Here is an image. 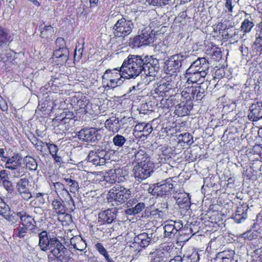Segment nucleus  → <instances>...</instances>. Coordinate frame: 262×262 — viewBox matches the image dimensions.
I'll return each mask as SVG.
<instances>
[{
  "mask_svg": "<svg viewBox=\"0 0 262 262\" xmlns=\"http://www.w3.org/2000/svg\"><path fill=\"white\" fill-rule=\"evenodd\" d=\"M151 57L129 55L121 67V71L123 75L129 78H136L142 72L146 76L155 77L159 67L154 63Z\"/></svg>",
  "mask_w": 262,
  "mask_h": 262,
  "instance_id": "obj_1",
  "label": "nucleus"
},
{
  "mask_svg": "<svg viewBox=\"0 0 262 262\" xmlns=\"http://www.w3.org/2000/svg\"><path fill=\"white\" fill-rule=\"evenodd\" d=\"M156 39V37L152 30L149 29L142 30L138 35L130 38L129 46L133 48H139L142 46H149Z\"/></svg>",
  "mask_w": 262,
  "mask_h": 262,
  "instance_id": "obj_2",
  "label": "nucleus"
},
{
  "mask_svg": "<svg viewBox=\"0 0 262 262\" xmlns=\"http://www.w3.org/2000/svg\"><path fill=\"white\" fill-rule=\"evenodd\" d=\"M48 250H50L52 254L61 262H69L70 259V251L56 238H51L50 245Z\"/></svg>",
  "mask_w": 262,
  "mask_h": 262,
  "instance_id": "obj_3",
  "label": "nucleus"
},
{
  "mask_svg": "<svg viewBox=\"0 0 262 262\" xmlns=\"http://www.w3.org/2000/svg\"><path fill=\"white\" fill-rule=\"evenodd\" d=\"M154 168V164L150 161H144L138 163L133 169L135 178L139 182L147 179L153 172Z\"/></svg>",
  "mask_w": 262,
  "mask_h": 262,
  "instance_id": "obj_4",
  "label": "nucleus"
},
{
  "mask_svg": "<svg viewBox=\"0 0 262 262\" xmlns=\"http://www.w3.org/2000/svg\"><path fill=\"white\" fill-rule=\"evenodd\" d=\"M131 191L120 185L112 188L109 191L108 195L110 199L114 200L117 204H123L131 196Z\"/></svg>",
  "mask_w": 262,
  "mask_h": 262,
  "instance_id": "obj_5",
  "label": "nucleus"
},
{
  "mask_svg": "<svg viewBox=\"0 0 262 262\" xmlns=\"http://www.w3.org/2000/svg\"><path fill=\"white\" fill-rule=\"evenodd\" d=\"M134 27L132 20L122 17L118 19L113 27L114 34L116 37H124L132 33Z\"/></svg>",
  "mask_w": 262,
  "mask_h": 262,
  "instance_id": "obj_6",
  "label": "nucleus"
},
{
  "mask_svg": "<svg viewBox=\"0 0 262 262\" xmlns=\"http://www.w3.org/2000/svg\"><path fill=\"white\" fill-rule=\"evenodd\" d=\"M121 68L120 70L114 69L112 70L108 69L106 70L102 76L103 79L107 81L106 86L112 89L122 84L123 82V77L121 75Z\"/></svg>",
  "mask_w": 262,
  "mask_h": 262,
  "instance_id": "obj_7",
  "label": "nucleus"
},
{
  "mask_svg": "<svg viewBox=\"0 0 262 262\" xmlns=\"http://www.w3.org/2000/svg\"><path fill=\"white\" fill-rule=\"evenodd\" d=\"M56 48L53 52L54 58H56V62L58 64H63L66 63L69 59V51L68 48L66 47V44L64 39L62 37H58L56 40Z\"/></svg>",
  "mask_w": 262,
  "mask_h": 262,
  "instance_id": "obj_8",
  "label": "nucleus"
},
{
  "mask_svg": "<svg viewBox=\"0 0 262 262\" xmlns=\"http://www.w3.org/2000/svg\"><path fill=\"white\" fill-rule=\"evenodd\" d=\"M188 57L185 53L177 54L171 56L165 62L168 72L170 74L175 75L174 73H177L176 70L181 67L182 61Z\"/></svg>",
  "mask_w": 262,
  "mask_h": 262,
  "instance_id": "obj_9",
  "label": "nucleus"
},
{
  "mask_svg": "<svg viewBox=\"0 0 262 262\" xmlns=\"http://www.w3.org/2000/svg\"><path fill=\"white\" fill-rule=\"evenodd\" d=\"M117 211L115 209H107L101 211L98 214V220L97 223V229L103 231L104 227L111 223L116 217Z\"/></svg>",
  "mask_w": 262,
  "mask_h": 262,
  "instance_id": "obj_10",
  "label": "nucleus"
},
{
  "mask_svg": "<svg viewBox=\"0 0 262 262\" xmlns=\"http://www.w3.org/2000/svg\"><path fill=\"white\" fill-rule=\"evenodd\" d=\"M109 156L104 150L91 151L88 156V161L96 166H101L105 164Z\"/></svg>",
  "mask_w": 262,
  "mask_h": 262,
  "instance_id": "obj_11",
  "label": "nucleus"
},
{
  "mask_svg": "<svg viewBox=\"0 0 262 262\" xmlns=\"http://www.w3.org/2000/svg\"><path fill=\"white\" fill-rule=\"evenodd\" d=\"M209 69V63L204 58H198L193 61L189 68V71H195L201 73L203 75H206Z\"/></svg>",
  "mask_w": 262,
  "mask_h": 262,
  "instance_id": "obj_12",
  "label": "nucleus"
},
{
  "mask_svg": "<svg viewBox=\"0 0 262 262\" xmlns=\"http://www.w3.org/2000/svg\"><path fill=\"white\" fill-rule=\"evenodd\" d=\"M171 180V179H168L164 183H157L152 189V194L163 196L168 193L173 187V184L170 183Z\"/></svg>",
  "mask_w": 262,
  "mask_h": 262,
  "instance_id": "obj_13",
  "label": "nucleus"
},
{
  "mask_svg": "<svg viewBox=\"0 0 262 262\" xmlns=\"http://www.w3.org/2000/svg\"><path fill=\"white\" fill-rule=\"evenodd\" d=\"M98 130L95 128H83L78 132L79 138L84 141L95 142L98 140Z\"/></svg>",
  "mask_w": 262,
  "mask_h": 262,
  "instance_id": "obj_14",
  "label": "nucleus"
},
{
  "mask_svg": "<svg viewBox=\"0 0 262 262\" xmlns=\"http://www.w3.org/2000/svg\"><path fill=\"white\" fill-rule=\"evenodd\" d=\"M172 78H175V77L170 76L163 81L155 89V93L159 96H164L166 92H169V90L174 88L175 82L174 80H172Z\"/></svg>",
  "mask_w": 262,
  "mask_h": 262,
  "instance_id": "obj_15",
  "label": "nucleus"
},
{
  "mask_svg": "<svg viewBox=\"0 0 262 262\" xmlns=\"http://www.w3.org/2000/svg\"><path fill=\"white\" fill-rule=\"evenodd\" d=\"M169 249L170 248L167 246L150 253L149 257L151 262H164L165 259L170 256L168 252Z\"/></svg>",
  "mask_w": 262,
  "mask_h": 262,
  "instance_id": "obj_16",
  "label": "nucleus"
},
{
  "mask_svg": "<svg viewBox=\"0 0 262 262\" xmlns=\"http://www.w3.org/2000/svg\"><path fill=\"white\" fill-rule=\"evenodd\" d=\"M248 118L250 120L256 121L262 118V102L253 103L249 108Z\"/></svg>",
  "mask_w": 262,
  "mask_h": 262,
  "instance_id": "obj_17",
  "label": "nucleus"
},
{
  "mask_svg": "<svg viewBox=\"0 0 262 262\" xmlns=\"http://www.w3.org/2000/svg\"><path fill=\"white\" fill-rule=\"evenodd\" d=\"M23 158L19 154L9 157L5 162V167L11 170L21 165Z\"/></svg>",
  "mask_w": 262,
  "mask_h": 262,
  "instance_id": "obj_18",
  "label": "nucleus"
},
{
  "mask_svg": "<svg viewBox=\"0 0 262 262\" xmlns=\"http://www.w3.org/2000/svg\"><path fill=\"white\" fill-rule=\"evenodd\" d=\"M119 121L118 118L112 116L105 121L104 126L109 131L118 133L121 128Z\"/></svg>",
  "mask_w": 262,
  "mask_h": 262,
  "instance_id": "obj_19",
  "label": "nucleus"
},
{
  "mask_svg": "<svg viewBox=\"0 0 262 262\" xmlns=\"http://www.w3.org/2000/svg\"><path fill=\"white\" fill-rule=\"evenodd\" d=\"M176 202L181 208L189 207L190 205V199L189 194L186 192L178 193L176 196Z\"/></svg>",
  "mask_w": 262,
  "mask_h": 262,
  "instance_id": "obj_20",
  "label": "nucleus"
},
{
  "mask_svg": "<svg viewBox=\"0 0 262 262\" xmlns=\"http://www.w3.org/2000/svg\"><path fill=\"white\" fill-rule=\"evenodd\" d=\"M20 223L29 229L34 230L36 227V222L34 219L31 215L27 214L25 211H22V215L20 218Z\"/></svg>",
  "mask_w": 262,
  "mask_h": 262,
  "instance_id": "obj_21",
  "label": "nucleus"
},
{
  "mask_svg": "<svg viewBox=\"0 0 262 262\" xmlns=\"http://www.w3.org/2000/svg\"><path fill=\"white\" fill-rule=\"evenodd\" d=\"M205 76L195 71H189L188 69L186 70L185 74V77L187 79V81L189 84L197 83L202 78H204Z\"/></svg>",
  "mask_w": 262,
  "mask_h": 262,
  "instance_id": "obj_22",
  "label": "nucleus"
},
{
  "mask_svg": "<svg viewBox=\"0 0 262 262\" xmlns=\"http://www.w3.org/2000/svg\"><path fill=\"white\" fill-rule=\"evenodd\" d=\"M39 246L42 251H46L50 245L51 238L49 239L47 231H43L38 235Z\"/></svg>",
  "mask_w": 262,
  "mask_h": 262,
  "instance_id": "obj_23",
  "label": "nucleus"
},
{
  "mask_svg": "<svg viewBox=\"0 0 262 262\" xmlns=\"http://www.w3.org/2000/svg\"><path fill=\"white\" fill-rule=\"evenodd\" d=\"M164 228V236L169 238L174 236L177 233V230L174 228V224L176 221L172 220L168 221L166 222Z\"/></svg>",
  "mask_w": 262,
  "mask_h": 262,
  "instance_id": "obj_24",
  "label": "nucleus"
},
{
  "mask_svg": "<svg viewBox=\"0 0 262 262\" xmlns=\"http://www.w3.org/2000/svg\"><path fill=\"white\" fill-rule=\"evenodd\" d=\"M256 39L254 43L255 49L261 53L262 51V21L258 26V30L256 34Z\"/></svg>",
  "mask_w": 262,
  "mask_h": 262,
  "instance_id": "obj_25",
  "label": "nucleus"
},
{
  "mask_svg": "<svg viewBox=\"0 0 262 262\" xmlns=\"http://www.w3.org/2000/svg\"><path fill=\"white\" fill-rule=\"evenodd\" d=\"M40 37L43 38H49L54 34V29L51 25H41L39 26Z\"/></svg>",
  "mask_w": 262,
  "mask_h": 262,
  "instance_id": "obj_26",
  "label": "nucleus"
},
{
  "mask_svg": "<svg viewBox=\"0 0 262 262\" xmlns=\"http://www.w3.org/2000/svg\"><path fill=\"white\" fill-rule=\"evenodd\" d=\"M46 145L49 150L50 154L55 161L56 162H60L61 161V157L57 155V152L59 150L58 147L56 145L50 143H46Z\"/></svg>",
  "mask_w": 262,
  "mask_h": 262,
  "instance_id": "obj_27",
  "label": "nucleus"
},
{
  "mask_svg": "<svg viewBox=\"0 0 262 262\" xmlns=\"http://www.w3.org/2000/svg\"><path fill=\"white\" fill-rule=\"evenodd\" d=\"M11 40L8 30L0 26V47L6 44L7 42Z\"/></svg>",
  "mask_w": 262,
  "mask_h": 262,
  "instance_id": "obj_28",
  "label": "nucleus"
},
{
  "mask_svg": "<svg viewBox=\"0 0 262 262\" xmlns=\"http://www.w3.org/2000/svg\"><path fill=\"white\" fill-rule=\"evenodd\" d=\"M95 247L98 252L105 258L107 262H115L113 259L110 257L108 252L102 243H97L95 244Z\"/></svg>",
  "mask_w": 262,
  "mask_h": 262,
  "instance_id": "obj_29",
  "label": "nucleus"
},
{
  "mask_svg": "<svg viewBox=\"0 0 262 262\" xmlns=\"http://www.w3.org/2000/svg\"><path fill=\"white\" fill-rule=\"evenodd\" d=\"M63 201L61 200H54L52 205L55 212L58 214H63L66 212L64 206L63 204Z\"/></svg>",
  "mask_w": 262,
  "mask_h": 262,
  "instance_id": "obj_30",
  "label": "nucleus"
},
{
  "mask_svg": "<svg viewBox=\"0 0 262 262\" xmlns=\"http://www.w3.org/2000/svg\"><path fill=\"white\" fill-rule=\"evenodd\" d=\"M144 208V203H137L133 207L126 209L125 213L128 215L136 214L140 212Z\"/></svg>",
  "mask_w": 262,
  "mask_h": 262,
  "instance_id": "obj_31",
  "label": "nucleus"
},
{
  "mask_svg": "<svg viewBox=\"0 0 262 262\" xmlns=\"http://www.w3.org/2000/svg\"><path fill=\"white\" fill-rule=\"evenodd\" d=\"M33 231L30 228L29 229V227L23 225L21 223L15 229L16 235L20 238H24L26 233H31Z\"/></svg>",
  "mask_w": 262,
  "mask_h": 262,
  "instance_id": "obj_32",
  "label": "nucleus"
},
{
  "mask_svg": "<svg viewBox=\"0 0 262 262\" xmlns=\"http://www.w3.org/2000/svg\"><path fill=\"white\" fill-rule=\"evenodd\" d=\"M26 163V166L29 170H36L37 168V164L36 160L31 156H26L24 159Z\"/></svg>",
  "mask_w": 262,
  "mask_h": 262,
  "instance_id": "obj_33",
  "label": "nucleus"
},
{
  "mask_svg": "<svg viewBox=\"0 0 262 262\" xmlns=\"http://www.w3.org/2000/svg\"><path fill=\"white\" fill-rule=\"evenodd\" d=\"M64 180L69 186L70 191L72 193H75L79 189V185L77 182L72 179L71 178H64Z\"/></svg>",
  "mask_w": 262,
  "mask_h": 262,
  "instance_id": "obj_34",
  "label": "nucleus"
},
{
  "mask_svg": "<svg viewBox=\"0 0 262 262\" xmlns=\"http://www.w3.org/2000/svg\"><path fill=\"white\" fill-rule=\"evenodd\" d=\"M22 215V211H20L17 213L13 212L10 214V212L7 213L4 217L9 222H12V223H15L19 219L20 220Z\"/></svg>",
  "mask_w": 262,
  "mask_h": 262,
  "instance_id": "obj_35",
  "label": "nucleus"
},
{
  "mask_svg": "<svg viewBox=\"0 0 262 262\" xmlns=\"http://www.w3.org/2000/svg\"><path fill=\"white\" fill-rule=\"evenodd\" d=\"M116 172L115 169H112L108 170L106 175L104 177L105 180L110 183H115L117 182V178Z\"/></svg>",
  "mask_w": 262,
  "mask_h": 262,
  "instance_id": "obj_36",
  "label": "nucleus"
},
{
  "mask_svg": "<svg viewBox=\"0 0 262 262\" xmlns=\"http://www.w3.org/2000/svg\"><path fill=\"white\" fill-rule=\"evenodd\" d=\"M116 174H117V183L123 182L128 177L127 171L123 168H117Z\"/></svg>",
  "mask_w": 262,
  "mask_h": 262,
  "instance_id": "obj_37",
  "label": "nucleus"
},
{
  "mask_svg": "<svg viewBox=\"0 0 262 262\" xmlns=\"http://www.w3.org/2000/svg\"><path fill=\"white\" fill-rule=\"evenodd\" d=\"M126 141V139L125 138L121 135H116L113 139L114 144L119 147H122Z\"/></svg>",
  "mask_w": 262,
  "mask_h": 262,
  "instance_id": "obj_38",
  "label": "nucleus"
},
{
  "mask_svg": "<svg viewBox=\"0 0 262 262\" xmlns=\"http://www.w3.org/2000/svg\"><path fill=\"white\" fill-rule=\"evenodd\" d=\"M205 92L204 89H202L201 86L195 87L192 90L193 98L195 97L197 100H201L204 96L203 94Z\"/></svg>",
  "mask_w": 262,
  "mask_h": 262,
  "instance_id": "obj_39",
  "label": "nucleus"
},
{
  "mask_svg": "<svg viewBox=\"0 0 262 262\" xmlns=\"http://www.w3.org/2000/svg\"><path fill=\"white\" fill-rule=\"evenodd\" d=\"M254 24L252 21L246 19L242 23L241 29L243 30L244 32L248 33L251 30Z\"/></svg>",
  "mask_w": 262,
  "mask_h": 262,
  "instance_id": "obj_40",
  "label": "nucleus"
},
{
  "mask_svg": "<svg viewBox=\"0 0 262 262\" xmlns=\"http://www.w3.org/2000/svg\"><path fill=\"white\" fill-rule=\"evenodd\" d=\"M30 182L26 178H21L16 184L17 189H29Z\"/></svg>",
  "mask_w": 262,
  "mask_h": 262,
  "instance_id": "obj_41",
  "label": "nucleus"
},
{
  "mask_svg": "<svg viewBox=\"0 0 262 262\" xmlns=\"http://www.w3.org/2000/svg\"><path fill=\"white\" fill-rule=\"evenodd\" d=\"M17 191L21 197L26 201H29L32 197L29 189H17Z\"/></svg>",
  "mask_w": 262,
  "mask_h": 262,
  "instance_id": "obj_42",
  "label": "nucleus"
},
{
  "mask_svg": "<svg viewBox=\"0 0 262 262\" xmlns=\"http://www.w3.org/2000/svg\"><path fill=\"white\" fill-rule=\"evenodd\" d=\"M11 174L15 178H19L25 174L24 167L21 165L11 169Z\"/></svg>",
  "mask_w": 262,
  "mask_h": 262,
  "instance_id": "obj_43",
  "label": "nucleus"
},
{
  "mask_svg": "<svg viewBox=\"0 0 262 262\" xmlns=\"http://www.w3.org/2000/svg\"><path fill=\"white\" fill-rule=\"evenodd\" d=\"M10 211V208L9 205H7L3 199L0 198V214L4 216L7 213Z\"/></svg>",
  "mask_w": 262,
  "mask_h": 262,
  "instance_id": "obj_44",
  "label": "nucleus"
},
{
  "mask_svg": "<svg viewBox=\"0 0 262 262\" xmlns=\"http://www.w3.org/2000/svg\"><path fill=\"white\" fill-rule=\"evenodd\" d=\"M73 239H71V244L74 249L82 251L86 248V244L81 240H79L77 243L74 244L73 243Z\"/></svg>",
  "mask_w": 262,
  "mask_h": 262,
  "instance_id": "obj_45",
  "label": "nucleus"
},
{
  "mask_svg": "<svg viewBox=\"0 0 262 262\" xmlns=\"http://www.w3.org/2000/svg\"><path fill=\"white\" fill-rule=\"evenodd\" d=\"M181 140L183 142L186 143L189 145H191L193 142L192 135L188 133H185L182 135Z\"/></svg>",
  "mask_w": 262,
  "mask_h": 262,
  "instance_id": "obj_46",
  "label": "nucleus"
},
{
  "mask_svg": "<svg viewBox=\"0 0 262 262\" xmlns=\"http://www.w3.org/2000/svg\"><path fill=\"white\" fill-rule=\"evenodd\" d=\"M234 252L233 251H224L221 253H218L217 258H233Z\"/></svg>",
  "mask_w": 262,
  "mask_h": 262,
  "instance_id": "obj_47",
  "label": "nucleus"
},
{
  "mask_svg": "<svg viewBox=\"0 0 262 262\" xmlns=\"http://www.w3.org/2000/svg\"><path fill=\"white\" fill-rule=\"evenodd\" d=\"M150 215L154 216L155 219H163L165 214L162 210L156 209L150 212Z\"/></svg>",
  "mask_w": 262,
  "mask_h": 262,
  "instance_id": "obj_48",
  "label": "nucleus"
},
{
  "mask_svg": "<svg viewBox=\"0 0 262 262\" xmlns=\"http://www.w3.org/2000/svg\"><path fill=\"white\" fill-rule=\"evenodd\" d=\"M168 0H146L147 2L149 5H152L153 6H162L165 5L166 4V2H167Z\"/></svg>",
  "mask_w": 262,
  "mask_h": 262,
  "instance_id": "obj_49",
  "label": "nucleus"
},
{
  "mask_svg": "<svg viewBox=\"0 0 262 262\" xmlns=\"http://www.w3.org/2000/svg\"><path fill=\"white\" fill-rule=\"evenodd\" d=\"M53 185L55 191L57 193L58 195H59L58 193L60 192L61 190H63L64 188L65 187L64 185L59 182L53 183Z\"/></svg>",
  "mask_w": 262,
  "mask_h": 262,
  "instance_id": "obj_50",
  "label": "nucleus"
},
{
  "mask_svg": "<svg viewBox=\"0 0 262 262\" xmlns=\"http://www.w3.org/2000/svg\"><path fill=\"white\" fill-rule=\"evenodd\" d=\"M82 52H83V48H80L79 49H77L76 48L74 52V60L79 61L82 56Z\"/></svg>",
  "mask_w": 262,
  "mask_h": 262,
  "instance_id": "obj_51",
  "label": "nucleus"
},
{
  "mask_svg": "<svg viewBox=\"0 0 262 262\" xmlns=\"http://www.w3.org/2000/svg\"><path fill=\"white\" fill-rule=\"evenodd\" d=\"M149 237L148 234L146 233H142L134 238V242L136 243H138L142 241L143 239H145L146 238Z\"/></svg>",
  "mask_w": 262,
  "mask_h": 262,
  "instance_id": "obj_52",
  "label": "nucleus"
},
{
  "mask_svg": "<svg viewBox=\"0 0 262 262\" xmlns=\"http://www.w3.org/2000/svg\"><path fill=\"white\" fill-rule=\"evenodd\" d=\"M3 184L6 189L8 191H12L13 189L12 183L8 180H4L3 181Z\"/></svg>",
  "mask_w": 262,
  "mask_h": 262,
  "instance_id": "obj_53",
  "label": "nucleus"
},
{
  "mask_svg": "<svg viewBox=\"0 0 262 262\" xmlns=\"http://www.w3.org/2000/svg\"><path fill=\"white\" fill-rule=\"evenodd\" d=\"M140 83L138 82L136 85H133L132 87H130L129 90V93L134 92V94H136L141 89L140 88Z\"/></svg>",
  "mask_w": 262,
  "mask_h": 262,
  "instance_id": "obj_54",
  "label": "nucleus"
},
{
  "mask_svg": "<svg viewBox=\"0 0 262 262\" xmlns=\"http://www.w3.org/2000/svg\"><path fill=\"white\" fill-rule=\"evenodd\" d=\"M82 3H87L89 0H81ZM98 0H89L90 8H93L97 6Z\"/></svg>",
  "mask_w": 262,
  "mask_h": 262,
  "instance_id": "obj_55",
  "label": "nucleus"
},
{
  "mask_svg": "<svg viewBox=\"0 0 262 262\" xmlns=\"http://www.w3.org/2000/svg\"><path fill=\"white\" fill-rule=\"evenodd\" d=\"M225 7L230 12H233V6L232 5V0H226Z\"/></svg>",
  "mask_w": 262,
  "mask_h": 262,
  "instance_id": "obj_56",
  "label": "nucleus"
},
{
  "mask_svg": "<svg viewBox=\"0 0 262 262\" xmlns=\"http://www.w3.org/2000/svg\"><path fill=\"white\" fill-rule=\"evenodd\" d=\"M150 241V238L148 237L144 239H143L142 241L140 242L138 244L140 245V246L142 247H147Z\"/></svg>",
  "mask_w": 262,
  "mask_h": 262,
  "instance_id": "obj_57",
  "label": "nucleus"
},
{
  "mask_svg": "<svg viewBox=\"0 0 262 262\" xmlns=\"http://www.w3.org/2000/svg\"><path fill=\"white\" fill-rule=\"evenodd\" d=\"M137 203V200L135 199H132L129 200L126 205H127V208L133 207Z\"/></svg>",
  "mask_w": 262,
  "mask_h": 262,
  "instance_id": "obj_58",
  "label": "nucleus"
},
{
  "mask_svg": "<svg viewBox=\"0 0 262 262\" xmlns=\"http://www.w3.org/2000/svg\"><path fill=\"white\" fill-rule=\"evenodd\" d=\"M185 256L184 255L182 258L181 256H176L173 258L171 259L169 262H182L185 259Z\"/></svg>",
  "mask_w": 262,
  "mask_h": 262,
  "instance_id": "obj_59",
  "label": "nucleus"
},
{
  "mask_svg": "<svg viewBox=\"0 0 262 262\" xmlns=\"http://www.w3.org/2000/svg\"><path fill=\"white\" fill-rule=\"evenodd\" d=\"M147 126V124L145 123H139L137 125H136L135 128L137 130H138L139 131H143L145 127Z\"/></svg>",
  "mask_w": 262,
  "mask_h": 262,
  "instance_id": "obj_60",
  "label": "nucleus"
},
{
  "mask_svg": "<svg viewBox=\"0 0 262 262\" xmlns=\"http://www.w3.org/2000/svg\"><path fill=\"white\" fill-rule=\"evenodd\" d=\"M8 173L5 170L0 171V179L3 181L4 180H7Z\"/></svg>",
  "mask_w": 262,
  "mask_h": 262,
  "instance_id": "obj_61",
  "label": "nucleus"
},
{
  "mask_svg": "<svg viewBox=\"0 0 262 262\" xmlns=\"http://www.w3.org/2000/svg\"><path fill=\"white\" fill-rule=\"evenodd\" d=\"M78 104H79L80 108L83 109V112H85V113H87L88 112L86 110L85 107L86 106V105L85 104V102H84V101L80 100L78 101Z\"/></svg>",
  "mask_w": 262,
  "mask_h": 262,
  "instance_id": "obj_62",
  "label": "nucleus"
},
{
  "mask_svg": "<svg viewBox=\"0 0 262 262\" xmlns=\"http://www.w3.org/2000/svg\"><path fill=\"white\" fill-rule=\"evenodd\" d=\"M43 144V143L41 140H37L35 145L37 149L41 151L42 150Z\"/></svg>",
  "mask_w": 262,
  "mask_h": 262,
  "instance_id": "obj_63",
  "label": "nucleus"
},
{
  "mask_svg": "<svg viewBox=\"0 0 262 262\" xmlns=\"http://www.w3.org/2000/svg\"><path fill=\"white\" fill-rule=\"evenodd\" d=\"M58 194H59V195H60L62 196H63V195L69 196H70V198H71V196L70 195V194L69 191L66 188V187H64L63 190H61L60 191V192H59Z\"/></svg>",
  "mask_w": 262,
  "mask_h": 262,
  "instance_id": "obj_64",
  "label": "nucleus"
}]
</instances>
